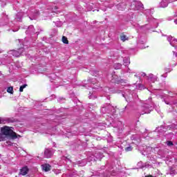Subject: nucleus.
Here are the masks:
<instances>
[{
	"label": "nucleus",
	"mask_w": 177,
	"mask_h": 177,
	"mask_svg": "<svg viewBox=\"0 0 177 177\" xmlns=\"http://www.w3.org/2000/svg\"><path fill=\"white\" fill-rule=\"evenodd\" d=\"M126 151H131L132 147H127L125 148Z\"/></svg>",
	"instance_id": "nucleus-21"
},
{
	"label": "nucleus",
	"mask_w": 177,
	"mask_h": 177,
	"mask_svg": "<svg viewBox=\"0 0 177 177\" xmlns=\"http://www.w3.org/2000/svg\"><path fill=\"white\" fill-rule=\"evenodd\" d=\"M138 142H140V139L138 140Z\"/></svg>",
	"instance_id": "nucleus-33"
},
{
	"label": "nucleus",
	"mask_w": 177,
	"mask_h": 177,
	"mask_svg": "<svg viewBox=\"0 0 177 177\" xmlns=\"http://www.w3.org/2000/svg\"><path fill=\"white\" fill-rule=\"evenodd\" d=\"M131 9L134 10H142L143 9V4L140 1H134L131 3Z\"/></svg>",
	"instance_id": "nucleus-2"
},
{
	"label": "nucleus",
	"mask_w": 177,
	"mask_h": 177,
	"mask_svg": "<svg viewBox=\"0 0 177 177\" xmlns=\"http://www.w3.org/2000/svg\"><path fill=\"white\" fill-rule=\"evenodd\" d=\"M12 127H9L8 126H4L1 128V133L4 136H10L12 139H16L17 138V135L13 130L12 129Z\"/></svg>",
	"instance_id": "nucleus-1"
},
{
	"label": "nucleus",
	"mask_w": 177,
	"mask_h": 177,
	"mask_svg": "<svg viewBox=\"0 0 177 177\" xmlns=\"http://www.w3.org/2000/svg\"><path fill=\"white\" fill-rule=\"evenodd\" d=\"M172 19H173L172 17H170L168 18V20L171 21V20H172Z\"/></svg>",
	"instance_id": "nucleus-27"
},
{
	"label": "nucleus",
	"mask_w": 177,
	"mask_h": 177,
	"mask_svg": "<svg viewBox=\"0 0 177 177\" xmlns=\"http://www.w3.org/2000/svg\"><path fill=\"white\" fill-rule=\"evenodd\" d=\"M168 3H171V0H161L159 6L160 8H167Z\"/></svg>",
	"instance_id": "nucleus-8"
},
{
	"label": "nucleus",
	"mask_w": 177,
	"mask_h": 177,
	"mask_svg": "<svg viewBox=\"0 0 177 177\" xmlns=\"http://www.w3.org/2000/svg\"><path fill=\"white\" fill-rule=\"evenodd\" d=\"M43 171L48 172V171H50V165L44 164L41 165Z\"/></svg>",
	"instance_id": "nucleus-10"
},
{
	"label": "nucleus",
	"mask_w": 177,
	"mask_h": 177,
	"mask_svg": "<svg viewBox=\"0 0 177 177\" xmlns=\"http://www.w3.org/2000/svg\"><path fill=\"white\" fill-rule=\"evenodd\" d=\"M26 87H27V84H24V85L21 86L19 88V92H23L24 88H26Z\"/></svg>",
	"instance_id": "nucleus-18"
},
{
	"label": "nucleus",
	"mask_w": 177,
	"mask_h": 177,
	"mask_svg": "<svg viewBox=\"0 0 177 177\" xmlns=\"http://www.w3.org/2000/svg\"><path fill=\"white\" fill-rule=\"evenodd\" d=\"M167 146H174V143L171 141H167Z\"/></svg>",
	"instance_id": "nucleus-20"
},
{
	"label": "nucleus",
	"mask_w": 177,
	"mask_h": 177,
	"mask_svg": "<svg viewBox=\"0 0 177 177\" xmlns=\"http://www.w3.org/2000/svg\"><path fill=\"white\" fill-rule=\"evenodd\" d=\"M150 151H151V147H149L148 148H147V154H150Z\"/></svg>",
	"instance_id": "nucleus-23"
},
{
	"label": "nucleus",
	"mask_w": 177,
	"mask_h": 177,
	"mask_svg": "<svg viewBox=\"0 0 177 177\" xmlns=\"http://www.w3.org/2000/svg\"><path fill=\"white\" fill-rule=\"evenodd\" d=\"M165 103H166V104H169V103H168V102H165Z\"/></svg>",
	"instance_id": "nucleus-32"
},
{
	"label": "nucleus",
	"mask_w": 177,
	"mask_h": 177,
	"mask_svg": "<svg viewBox=\"0 0 177 177\" xmlns=\"http://www.w3.org/2000/svg\"><path fill=\"white\" fill-rule=\"evenodd\" d=\"M167 41H168V42H169L170 45H171V46H174V48H177V39H174V37L169 36L167 37Z\"/></svg>",
	"instance_id": "nucleus-6"
},
{
	"label": "nucleus",
	"mask_w": 177,
	"mask_h": 177,
	"mask_svg": "<svg viewBox=\"0 0 177 177\" xmlns=\"http://www.w3.org/2000/svg\"><path fill=\"white\" fill-rule=\"evenodd\" d=\"M174 55L176 56V57H177V53H175L174 51L173 52Z\"/></svg>",
	"instance_id": "nucleus-26"
},
{
	"label": "nucleus",
	"mask_w": 177,
	"mask_h": 177,
	"mask_svg": "<svg viewBox=\"0 0 177 177\" xmlns=\"http://www.w3.org/2000/svg\"><path fill=\"white\" fill-rule=\"evenodd\" d=\"M142 110L143 111V113H142V114H149L153 110V106L151 105H149L148 104H145L142 106Z\"/></svg>",
	"instance_id": "nucleus-3"
},
{
	"label": "nucleus",
	"mask_w": 177,
	"mask_h": 177,
	"mask_svg": "<svg viewBox=\"0 0 177 177\" xmlns=\"http://www.w3.org/2000/svg\"><path fill=\"white\" fill-rule=\"evenodd\" d=\"M145 177H153L152 176H146Z\"/></svg>",
	"instance_id": "nucleus-31"
},
{
	"label": "nucleus",
	"mask_w": 177,
	"mask_h": 177,
	"mask_svg": "<svg viewBox=\"0 0 177 177\" xmlns=\"http://www.w3.org/2000/svg\"><path fill=\"white\" fill-rule=\"evenodd\" d=\"M0 124H2V118H0Z\"/></svg>",
	"instance_id": "nucleus-30"
},
{
	"label": "nucleus",
	"mask_w": 177,
	"mask_h": 177,
	"mask_svg": "<svg viewBox=\"0 0 177 177\" xmlns=\"http://www.w3.org/2000/svg\"><path fill=\"white\" fill-rule=\"evenodd\" d=\"M24 50V48H20L19 49V50H10L8 52L9 55H12V56H15V57H19V56H20V55H21L23 53V51Z\"/></svg>",
	"instance_id": "nucleus-4"
},
{
	"label": "nucleus",
	"mask_w": 177,
	"mask_h": 177,
	"mask_svg": "<svg viewBox=\"0 0 177 177\" xmlns=\"http://www.w3.org/2000/svg\"><path fill=\"white\" fill-rule=\"evenodd\" d=\"M141 75H142V77H146V73H141Z\"/></svg>",
	"instance_id": "nucleus-25"
},
{
	"label": "nucleus",
	"mask_w": 177,
	"mask_h": 177,
	"mask_svg": "<svg viewBox=\"0 0 177 177\" xmlns=\"http://www.w3.org/2000/svg\"><path fill=\"white\" fill-rule=\"evenodd\" d=\"M62 42L64 44H68V40L67 39V37L63 36L62 37Z\"/></svg>",
	"instance_id": "nucleus-17"
},
{
	"label": "nucleus",
	"mask_w": 177,
	"mask_h": 177,
	"mask_svg": "<svg viewBox=\"0 0 177 177\" xmlns=\"http://www.w3.org/2000/svg\"><path fill=\"white\" fill-rule=\"evenodd\" d=\"M120 39L122 41V42H125V41H128L129 38L126 35H121Z\"/></svg>",
	"instance_id": "nucleus-12"
},
{
	"label": "nucleus",
	"mask_w": 177,
	"mask_h": 177,
	"mask_svg": "<svg viewBox=\"0 0 177 177\" xmlns=\"http://www.w3.org/2000/svg\"><path fill=\"white\" fill-rule=\"evenodd\" d=\"M148 80L151 82H156V81H157V77L154 76L153 74H149L148 76Z\"/></svg>",
	"instance_id": "nucleus-11"
},
{
	"label": "nucleus",
	"mask_w": 177,
	"mask_h": 177,
	"mask_svg": "<svg viewBox=\"0 0 177 177\" xmlns=\"http://www.w3.org/2000/svg\"><path fill=\"white\" fill-rule=\"evenodd\" d=\"M44 156L46 158H50L53 156V149H46L44 151Z\"/></svg>",
	"instance_id": "nucleus-7"
},
{
	"label": "nucleus",
	"mask_w": 177,
	"mask_h": 177,
	"mask_svg": "<svg viewBox=\"0 0 177 177\" xmlns=\"http://www.w3.org/2000/svg\"><path fill=\"white\" fill-rule=\"evenodd\" d=\"M28 32H35V29L33 26H30L28 27V30H26V34H28Z\"/></svg>",
	"instance_id": "nucleus-13"
},
{
	"label": "nucleus",
	"mask_w": 177,
	"mask_h": 177,
	"mask_svg": "<svg viewBox=\"0 0 177 177\" xmlns=\"http://www.w3.org/2000/svg\"><path fill=\"white\" fill-rule=\"evenodd\" d=\"M6 139V137H3L2 136H0V142H4V140Z\"/></svg>",
	"instance_id": "nucleus-22"
},
{
	"label": "nucleus",
	"mask_w": 177,
	"mask_h": 177,
	"mask_svg": "<svg viewBox=\"0 0 177 177\" xmlns=\"http://www.w3.org/2000/svg\"><path fill=\"white\" fill-rule=\"evenodd\" d=\"M121 67H122V65L121 64H114V68H115V70H120V68H121Z\"/></svg>",
	"instance_id": "nucleus-15"
},
{
	"label": "nucleus",
	"mask_w": 177,
	"mask_h": 177,
	"mask_svg": "<svg viewBox=\"0 0 177 177\" xmlns=\"http://www.w3.org/2000/svg\"><path fill=\"white\" fill-rule=\"evenodd\" d=\"M21 16H23V12H18L15 19L17 20V21H19L21 19Z\"/></svg>",
	"instance_id": "nucleus-14"
},
{
	"label": "nucleus",
	"mask_w": 177,
	"mask_h": 177,
	"mask_svg": "<svg viewBox=\"0 0 177 177\" xmlns=\"http://www.w3.org/2000/svg\"><path fill=\"white\" fill-rule=\"evenodd\" d=\"M89 99H93V97H92V95H89Z\"/></svg>",
	"instance_id": "nucleus-29"
},
{
	"label": "nucleus",
	"mask_w": 177,
	"mask_h": 177,
	"mask_svg": "<svg viewBox=\"0 0 177 177\" xmlns=\"http://www.w3.org/2000/svg\"><path fill=\"white\" fill-rule=\"evenodd\" d=\"M39 15V12L37 10L32 9L30 12V20H34V19H37Z\"/></svg>",
	"instance_id": "nucleus-5"
},
{
	"label": "nucleus",
	"mask_w": 177,
	"mask_h": 177,
	"mask_svg": "<svg viewBox=\"0 0 177 177\" xmlns=\"http://www.w3.org/2000/svg\"><path fill=\"white\" fill-rule=\"evenodd\" d=\"M51 9L53 12H56V10H57V8L56 6H54V8H52Z\"/></svg>",
	"instance_id": "nucleus-24"
},
{
	"label": "nucleus",
	"mask_w": 177,
	"mask_h": 177,
	"mask_svg": "<svg viewBox=\"0 0 177 177\" xmlns=\"http://www.w3.org/2000/svg\"><path fill=\"white\" fill-rule=\"evenodd\" d=\"M175 24H177V19L174 20Z\"/></svg>",
	"instance_id": "nucleus-28"
},
{
	"label": "nucleus",
	"mask_w": 177,
	"mask_h": 177,
	"mask_svg": "<svg viewBox=\"0 0 177 177\" xmlns=\"http://www.w3.org/2000/svg\"><path fill=\"white\" fill-rule=\"evenodd\" d=\"M28 173V168L27 167H24L20 170V175H23L24 176L27 175Z\"/></svg>",
	"instance_id": "nucleus-9"
},
{
	"label": "nucleus",
	"mask_w": 177,
	"mask_h": 177,
	"mask_svg": "<svg viewBox=\"0 0 177 177\" xmlns=\"http://www.w3.org/2000/svg\"><path fill=\"white\" fill-rule=\"evenodd\" d=\"M7 92H8V93H13V87H8V88H7Z\"/></svg>",
	"instance_id": "nucleus-19"
},
{
	"label": "nucleus",
	"mask_w": 177,
	"mask_h": 177,
	"mask_svg": "<svg viewBox=\"0 0 177 177\" xmlns=\"http://www.w3.org/2000/svg\"><path fill=\"white\" fill-rule=\"evenodd\" d=\"M124 66H128L131 62L129 61V58H126L123 60Z\"/></svg>",
	"instance_id": "nucleus-16"
}]
</instances>
